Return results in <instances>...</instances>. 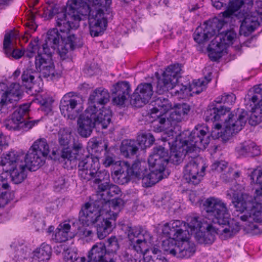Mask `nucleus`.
Listing matches in <instances>:
<instances>
[{
	"label": "nucleus",
	"mask_w": 262,
	"mask_h": 262,
	"mask_svg": "<svg viewBox=\"0 0 262 262\" xmlns=\"http://www.w3.org/2000/svg\"><path fill=\"white\" fill-rule=\"evenodd\" d=\"M112 0H71L66 10L56 15V28L49 30L45 43L58 42L59 36L64 38L67 33L79 27L81 16L89 15L90 33L92 36L101 35L106 29L107 15L111 12Z\"/></svg>",
	"instance_id": "nucleus-1"
},
{
	"label": "nucleus",
	"mask_w": 262,
	"mask_h": 262,
	"mask_svg": "<svg viewBox=\"0 0 262 262\" xmlns=\"http://www.w3.org/2000/svg\"><path fill=\"white\" fill-rule=\"evenodd\" d=\"M206 218L211 222L223 226L222 230L217 229L209 222L204 223L202 231H196L195 238L200 244H211L215 240L216 234L220 233L221 239L226 240L237 234L241 229L239 223L230 218L226 204L222 200L214 198L207 199L204 203Z\"/></svg>",
	"instance_id": "nucleus-2"
},
{
	"label": "nucleus",
	"mask_w": 262,
	"mask_h": 262,
	"mask_svg": "<svg viewBox=\"0 0 262 262\" xmlns=\"http://www.w3.org/2000/svg\"><path fill=\"white\" fill-rule=\"evenodd\" d=\"M98 199L93 203H86L79 213V221L86 226L96 224L98 237L104 238L114 228L117 213L108 208Z\"/></svg>",
	"instance_id": "nucleus-3"
},
{
	"label": "nucleus",
	"mask_w": 262,
	"mask_h": 262,
	"mask_svg": "<svg viewBox=\"0 0 262 262\" xmlns=\"http://www.w3.org/2000/svg\"><path fill=\"white\" fill-rule=\"evenodd\" d=\"M77 120V132L82 137H89L96 123H100L103 128L110 124L111 111L103 107L98 110L94 105H90L85 113L79 115Z\"/></svg>",
	"instance_id": "nucleus-4"
},
{
	"label": "nucleus",
	"mask_w": 262,
	"mask_h": 262,
	"mask_svg": "<svg viewBox=\"0 0 262 262\" xmlns=\"http://www.w3.org/2000/svg\"><path fill=\"white\" fill-rule=\"evenodd\" d=\"M189 111V105L185 103L179 104L167 119L164 117L155 119L152 122L154 127L157 132L167 129L171 133L173 137H178L181 134H183V137L186 136L187 133L181 132L180 123L185 119Z\"/></svg>",
	"instance_id": "nucleus-5"
},
{
	"label": "nucleus",
	"mask_w": 262,
	"mask_h": 262,
	"mask_svg": "<svg viewBox=\"0 0 262 262\" xmlns=\"http://www.w3.org/2000/svg\"><path fill=\"white\" fill-rule=\"evenodd\" d=\"M248 116L247 112L243 110H238L236 112L231 113L228 115V119H225L222 131L219 132L222 126L221 124L215 125L211 132L212 137L226 142L243 129L247 121Z\"/></svg>",
	"instance_id": "nucleus-6"
},
{
	"label": "nucleus",
	"mask_w": 262,
	"mask_h": 262,
	"mask_svg": "<svg viewBox=\"0 0 262 262\" xmlns=\"http://www.w3.org/2000/svg\"><path fill=\"white\" fill-rule=\"evenodd\" d=\"M145 162L142 163L139 161L135 162L131 167L125 165L124 167L114 171V175L117 177V181L120 184L127 183L132 177L142 179L143 185L146 187H151L155 184H148L150 182V177L148 173L147 169L144 166Z\"/></svg>",
	"instance_id": "nucleus-7"
},
{
	"label": "nucleus",
	"mask_w": 262,
	"mask_h": 262,
	"mask_svg": "<svg viewBox=\"0 0 262 262\" xmlns=\"http://www.w3.org/2000/svg\"><path fill=\"white\" fill-rule=\"evenodd\" d=\"M168 162L167 151L162 146L155 148L153 153L148 160L150 167L149 176L150 182L148 184H156L165 177L164 171Z\"/></svg>",
	"instance_id": "nucleus-8"
},
{
	"label": "nucleus",
	"mask_w": 262,
	"mask_h": 262,
	"mask_svg": "<svg viewBox=\"0 0 262 262\" xmlns=\"http://www.w3.org/2000/svg\"><path fill=\"white\" fill-rule=\"evenodd\" d=\"M42 51L45 55L39 54L35 56V68L39 72L38 77H43L47 80H54L58 78L60 75L55 70L52 60V54L55 51H51L49 45L42 43Z\"/></svg>",
	"instance_id": "nucleus-9"
},
{
	"label": "nucleus",
	"mask_w": 262,
	"mask_h": 262,
	"mask_svg": "<svg viewBox=\"0 0 262 262\" xmlns=\"http://www.w3.org/2000/svg\"><path fill=\"white\" fill-rule=\"evenodd\" d=\"M181 68L179 64L168 66L161 78L158 79L156 92L159 94H164L169 90L172 94L176 87L181 86L177 84L180 77Z\"/></svg>",
	"instance_id": "nucleus-10"
},
{
	"label": "nucleus",
	"mask_w": 262,
	"mask_h": 262,
	"mask_svg": "<svg viewBox=\"0 0 262 262\" xmlns=\"http://www.w3.org/2000/svg\"><path fill=\"white\" fill-rule=\"evenodd\" d=\"M120 192V190L117 185L109 184L108 183L101 184L98 186V199L104 203L103 207L108 208L117 213L123 205V201L120 198L110 200V198Z\"/></svg>",
	"instance_id": "nucleus-11"
},
{
	"label": "nucleus",
	"mask_w": 262,
	"mask_h": 262,
	"mask_svg": "<svg viewBox=\"0 0 262 262\" xmlns=\"http://www.w3.org/2000/svg\"><path fill=\"white\" fill-rule=\"evenodd\" d=\"M254 92L252 97L248 95L245 98V101L247 102V108L251 110L248 122L252 126L262 121V84L255 86Z\"/></svg>",
	"instance_id": "nucleus-12"
},
{
	"label": "nucleus",
	"mask_w": 262,
	"mask_h": 262,
	"mask_svg": "<svg viewBox=\"0 0 262 262\" xmlns=\"http://www.w3.org/2000/svg\"><path fill=\"white\" fill-rule=\"evenodd\" d=\"M128 237L131 241L130 248L138 253L145 254L148 250L147 244L151 243V236L140 226L129 227Z\"/></svg>",
	"instance_id": "nucleus-13"
},
{
	"label": "nucleus",
	"mask_w": 262,
	"mask_h": 262,
	"mask_svg": "<svg viewBox=\"0 0 262 262\" xmlns=\"http://www.w3.org/2000/svg\"><path fill=\"white\" fill-rule=\"evenodd\" d=\"M232 202L237 211H243L247 208L251 214L252 210H262V188L255 191L254 199L247 194H233Z\"/></svg>",
	"instance_id": "nucleus-14"
},
{
	"label": "nucleus",
	"mask_w": 262,
	"mask_h": 262,
	"mask_svg": "<svg viewBox=\"0 0 262 262\" xmlns=\"http://www.w3.org/2000/svg\"><path fill=\"white\" fill-rule=\"evenodd\" d=\"M236 34L232 30L223 31L216 35L208 47L210 58L216 60L222 56L227 46L232 43Z\"/></svg>",
	"instance_id": "nucleus-15"
},
{
	"label": "nucleus",
	"mask_w": 262,
	"mask_h": 262,
	"mask_svg": "<svg viewBox=\"0 0 262 262\" xmlns=\"http://www.w3.org/2000/svg\"><path fill=\"white\" fill-rule=\"evenodd\" d=\"M224 21L215 18L198 27L193 33L194 40L199 44L207 41L224 27Z\"/></svg>",
	"instance_id": "nucleus-16"
},
{
	"label": "nucleus",
	"mask_w": 262,
	"mask_h": 262,
	"mask_svg": "<svg viewBox=\"0 0 262 262\" xmlns=\"http://www.w3.org/2000/svg\"><path fill=\"white\" fill-rule=\"evenodd\" d=\"M83 109L78 98L74 96L71 93L64 95L60 101L61 113L69 119H75L80 115Z\"/></svg>",
	"instance_id": "nucleus-17"
},
{
	"label": "nucleus",
	"mask_w": 262,
	"mask_h": 262,
	"mask_svg": "<svg viewBox=\"0 0 262 262\" xmlns=\"http://www.w3.org/2000/svg\"><path fill=\"white\" fill-rule=\"evenodd\" d=\"M262 16V0H257L254 9L247 13L243 20L241 29L245 36L253 32L260 25Z\"/></svg>",
	"instance_id": "nucleus-18"
},
{
	"label": "nucleus",
	"mask_w": 262,
	"mask_h": 262,
	"mask_svg": "<svg viewBox=\"0 0 262 262\" xmlns=\"http://www.w3.org/2000/svg\"><path fill=\"white\" fill-rule=\"evenodd\" d=\"M210 135L211 136V134H210L207 132V128L202 126L195 127L189 134L188 140L182 139V141H186L189 146V151L193 152L196 148H205L210 142Z\"/></svg>",
	"instance_id": "nucleus-19"
},
{
	"label": "nucleus",
	"mask_w": 262,
	"mask_h": 262,
	"mask_svg": "<svg viewBox=\"0 0 262 262\" xmlns=\"http://www.w3.org/2000/svg\"><path fill=\"white\" fill-rule=\"evenodd\" d=\"M205 169L200 158H191L185 166L184 178L189 184H198L204 175Z\"/></svg>",
	"instance_id": "nucleus-20"
},
{
	"label": "nucleus",
	"mask_w": 262,
	"mask_h": 262,
	"mask_svg": "<svg viewBox=\"0 0 262 262\" xmlns=\"http://www.w3.org/2000/svg\"><path fill=\"white\" fill-rule=\"evenodd\" d=\"M19 85L12 83L9 88L3 82L0 83V112L6 114L9 111L10 105L13 101H16L19 95Z\"/></svg>",
	"instance_id": "nucleus-21"
},
{
	"label": "nucleus",
	"mask_w": 262,
	"mask_h": 262,
	"mask_svg": "<svg viewBox=\"0 0 262 262\" xmlns=\"http://www.w3.org/2000/svg\"><path fill=\"white\" fill-rule=\"evenodd\" d=\"M212 5L217 9H220L225 6L227 9L221 14L222 15L223 18L219 19L220 20H223L224 26L226 25L229 19L232 18L234 13L238 10L240 8L244 5H247L248 7H251V8L253 5V2L252 0H235L233 2H230L226 6L225 0H211Z\"/></svg>",
	"instance_id": "nucleus-22"
},
{
	"label": "nucleus",
	"mask_w": 262,
	"mask_h": 262,
	"mask_svg": "<svg viewBox=\"0 0 262 262\" xmlns=\"http://www.w3.org/2000/svg\"><path fill=\"white\" fill-rule=\"evenodd\" d=\"M211 80L210 75L203 78L194 80L191 85L188 87L186 85L181 84L176 88L174 91L172 92V95L177 96L179 98H184L191 94H200L206 88V85Z\"/></svg>",
	"instance_id": "nucleus-23"
},
{
	"label": "nucleus",
	"mask_w": 262,
	"mask_h": 262,
	"mask_svg": "<svg viewBox=\"0 0 262 262\" xmlns=\"http://www.w3.org/2000/svg\"><path fill=\"white\" fill-rule=\"evenodd\" d=\"M185 223L180 220H176L165 224L162 231L167 237L179 241L187 238V234L189 233Z\"/></svg>",
	"instance_id": "nucleus-24"
},
{
	"label": "nucleus",
	"mask_w": 262,
	"mask_h": 262,
	"mask_svg": "<svg viewBox=\"0 0 262 262\" xmlns=\"http://www.w3.org/2000/svg\"><path fill=\"white\" fill-rule=\"evenodd\" d=\"M153 93V87L151 83H140L130 97V104L136 107H141L148 102Z\"/></svg>",
	"instance_id": "nucleus-25"
},
{
	"label": "nucleus",
	"mask_w": 262,
	"mask_h": 262,
	"mask_svg": "<svg viewBox=\"0 0 262 262\" xmlns=\"http://www.w3.org/2000/svg\"><path fill=\"white\" fill-rule=\"evenodd\" d=\"M100 168L99 159L93 155H86L78 164V173L81 179L89 180Z\"/></svg>",
	"instance_id": "nucleus-26"
},
{
	"label": "nucleus",
	"mask_w": 262,
	"mask_h": 262,
	"mask_svg": "<svg viewBox=\"0 0 262 262\" xmlns=\"http://www.w3.org/2000/svg\"><path fill=\"white\" fill-rule=\"evenodd\" d=\"M175 140L172 142L170 148V154L168 161L175 165L181 163L186 154L192 152L189 151V146L186 141H182L183 134L178 137H174Z\"/></svg>",
	"instance_id": "nucleus-27"
},
{
	"label": "nucleus",
	"mask_w": 262,
	"mask_h": 262,
	"mask_svg": "<svg viewBox=\"0 0 262 262\" xmlns=\"http://www.w3.org/2000/svg\"><path fill=\"white\" fill-rule=\"evenodd\" d=\"M130 92V88L128 82L122 81L117 83L113 91L114 95L113 102L118 105H122L129 98Z\"/></svg>",
	"instance_id": "nucleus-28"
},
{
	"label": "nucleus",
	"mask_w": 262,
	"mask_h": 262,
	"mask_svg": "<svg viewBox=\"0 0 262 262\" xmlns=\"http://www.w3.org/2000/svg\"><path fill=\"white\" fill-rule=\"evenodd\" d=\"M28 169H29L26 163L22 160L5 170L9 173L11 180L14 183L19 184L26 178Z\"/></svg>",
	"instance_id": "nucleus-29"
},
{
	"label": "nucleus",
	"mask_w": 262,
	"mask_h": 262,
	"mask_svg": "<svg viewBox=\"0 0 262 262\" xmlns=\"http://www.w3.org/2000/svg\"><path fill=\"white\" fill-rule=\"evenodd\" d=\"M152 103L154 107L150 110V115L151 118L155 119L164 117L166 113L172 107V105L169 100L163 97L157 98Z\"/></svg>",
	"instance_id": "nucleus-30"
},
{
	"label": "nucleus",
	"mask_w": 262,
	"mask_h": 262,
	"mask_svg": "<svg viewBox=\"0 0 262 262\" xmlns=\"http://www.w3.org/2000/svg\"><path fill=\"white\" fill-rule=\"evenodd\" d=\"M84 151L82 144L79 141H75L73 143L72 150L69 147L63 148L61 157L70 161L77 160L80 162L84 158Z\"/></svg>",
	"instance_id": "nucleus-31"
},
{
	"label": "nucleus",
	"mask_w": 262,
	"mask_h": 262,
	"mask_svg": "<svg viewBox=\"0 0 262 262\" xmlns=\"http://www.w3.org/2000/svg\"><path fill=\"white\" fill-rule=\"evenodd\" d=\"M24 161L26 163L29 170L31 171L36 170L45 162L46 157L31 148H30L28 153L26 155H24Z\"/></svg>",
	"instance_id": "nucleus-32"
},
{
	"label": "nucleus",
	"mask_w": 262,
	"mask_h": 262,
	"mask_svg": "<svg viewBox=\"0 0 262 262\" xmlns=\"http://www.w3.org/2000/svg\"><path fill=\"white\" fill-rule=\"evenodd\" d=\"M106 249L103 243H99L94 245L89 253L88 262H115L113 259L109 261L105 260Z\"/></svg>",
	"instance_id": "nucleus-33"
},
{
	"label": "nucleus",
	"mask_w": 262,
	"mask_h": 262,
	"mask_svg": "<svg viewBox=\"0 0 262 262\" xmlns=\"http://www.w3.org/2000/svg\"><path fill=\"white\" fill-rule=\"evenodd\" d=\"M24 159V154L15 150H10L2 155L1 165L3 167V169L5 170L16 164L18 161H21Z\"/></svg>",
	"instance_id": "nucleus-34"
},
{
	"label": "nucleus",
	"mask_w": 262,
	"mask_h": 262,
	"mask_svg": "<svg viewBox=\"0 0 262 262\" xmlns=\"http://www.w3.org/2000/svg\"><path fill=\"white\" fill-rule=\"evenodd\" d=\"M110 97V94L107 90L103 88H99L91 93L89 101L91 103L90 105H94L96 107L95 103L105 105L109 101Z\"/></svg>",
	"instance_id": "nucleus-35"
},
{
	"label": "nucleus",
	"mask_w": 262,
	"mask_h": 262,
	"mask_svg": "<svg viewBox=\"0 0 262 262\" xmlns=\"http://www.w3.org/2000/svg\"><path fill=\"white\" fill-rule=\"evenodd\" d=\"M229 111L230 108L226 106L210 105L205 112L206 120L212 122L220 120Z\"/></svg>",
	"instance_id": "nucleus-36"
},
{
	"label": "nucleus",
	"mask_w": 262,
	"mask_h": 262,
	"mask_svg": "<svg viewBox=\"0 0 262 262\" xmlns=\"http://www.w3.org/2000/svg\"><path fill=\"white\" fill-rule=\"evenodd\" d=\"M178 241L179 250H177V257L179 258H188L192 255L195 251L193 243L188 240V237L185 239H179Z\"/></svg>",
	"instance_id": "nucleus-37"
},
{
	"label": "nucleus",
	"mask_w": 262,
	"mask_h": 262,
	"mask_svg": "<svg viewBox=\"0 0 262 262\" xmlns=\"http://www.w3.org/2000/svg\"><path fill=\"white\" fill-rule=\"evenodd\" d=\"M34 65L32 61H29L26 69L21 75L23 84L27 88L31 89L35 82V78L38 75L37 71L33 68Z\"/></svg>",
	"instance_id": "nucleus-38"
},
{
	"label": "nucleus",
	"mask_w": 262,
	"mask_h": 262,
	"mask_svg": "<svg viewBox=\"0 0 262 262\" xmlns=\"http://www.w3.org/2000/svg\"><path fill=\"white\" fill-rule=\"evenodd\" d=\"M236 150L242 155L251 157L258 156L260 153L259 147L251 141L241 143L236 147Z\"/></svg>",
	"instance_id": "nucleus-39"
},
{
	"label": "nucleus",
	"mask_w": 262,
	"mask_h": 262,
	"mask_svg": "<svg viewBox=\"0 0 262 262\" xmlns=\"http://www.w3.org/2000/svg\"><path fill=\"white\" fill-rule=\"evenodd\" d=\"M15 37L14 32H11L6 34L4 40V49L7 54H9L15 59L20 58L24 54V52L21 50L13 49L11 39Z\"/></svg>",
	"instance_id": "nucleus-40"
},
{
	"label": "nucleus",
	"mask_w": 262,
	"mask_h": 262,
	"mask_svg": "<svg viewBox=\"0 0 262 262\" xmlns=\"http://www.w3.org/2000/svg\"><path fill=\"white\" fill-rule=\"evenodd\" d=\"M52 253L51 247L46 244H42L34 252L32 262H46L50 258Z\"/></svg>",
	"instance_id": "nucleus-41"
},
{
	"label": "nucleus",
	"mask_w": 262,
	"mask_h": 262,
	"mask_svg": "<svg viewBox=\"0 0 262 262\" xmlns=\"http://www.w3.org/2000/svg\"><path fill=\"white\" fill-rule=\"evenodd\" d=\"M71 225L69 223L64 222L60 224L55 233V239L56 242H66L69 237H71L72 235L69 233Z\"/></svg>",
	"instance_id": "nucleus-42"
},
{
	"label": "nucleus",
	"mask_w": 262,
	"mask_h": 262,
	"mask_svg": "<svg viewBox=\"0 0 262 262\" xmlns=\"http://www.w3.org/2000/svg\"><path fill=\"white\" fill-rule=\"evenodd\" d=\"M138 149L137 142L135 140H131L123 141L120 147L122 155L125 157L134 155Z\"/></svg>",
	"instance_id": "nucleus-43"
},
{
	"label": "nucleus",
	"mask_w": 262,
	"mask_h": 262,
	"mask_svg": "<svg viewBox=\"0 0 262 262\" xmlns=\"http://www.w3.org/2000/svg\"><path fill=\"white\" fill-rule=\"evenodd\" d=\"M36 53H37V56H38L39 54L45 55L42 51V45L41 47H40L39 46L38 40L34 39L29 43L27 50L25 53H24V57L26 58V60H30L34 57Z\"/></svg>",
	"instance_id": "nucleus-44"
},
{
	"label": "nucleus",
	"mask_w": 262,
	"mask_h": 262,
	"mask_svg": "<svg viewBox=\"0 0 262 262\" xmlns=\"http://www.w3.org/2000/svg\"><path fill=\"white\" fill-rule=\"evenodd\" d=\"M30 148L46 158L47 157L50 151L49 144L46 139L45 138H40L36 140Z\"/></svg>",
	"instance_id": "nucleus-45"
},
{
	"label": "nucleus",
	"mask_w": 262,
	"mask_h": 262,
	"mask_svg": "<svg viewBox=\"0 0 262 262\" xmlns=\"http://www.w3.org/2000/svg\"><path fill=\"white\" fill-rule=\"evenodd\" d=\"M136 141L139 149H144L154 143L155 138L150 133H145L138 135Z\"/></svg>",
	"instance_id": "nucleus-46"
},
{
	"label": "nucleus",
	"mask_w": 262,
	"mask_h": 262,
	"mask_svg": "<svg viewBox=\"0 0 262 262\" xmlns=\"http://www.w3.org/2000/svg\"><path fill=\"white\" fill-rule=\"evenodd\" d=\"M29 107L30 105L28 104H25L20 106L13 113L11 117L13 120L21 124L25 121L26 118L28 117Z\"/></svg>",
	"instance_id": "nucleus-47"
},
{
	"label": "nucleus",
	"mask_w": 262,
	"mask_h": 262,
	"mask_svg": "<svg viewBox=\"0 0 262 262\" xmlns=\"http://www.w3.org/2000/svg\"><path fill=\"white\" fill-rule=\"evenodd\" d=\"M176 239L169 238L163 241L162 248L165 254H170L177 257V250H179Z\"/></svg>",
	"instance_id": "nucleus-48"
},
{
	"label": "nucleus",
	"mask_w": 262,
	"mask_h": 262,
	"mask_svg": "<svg viewBox=\"0 0 262 262\" xmlns=\"http://www.w3.org/2000/svg\"><path fill=\"white\" fill-rule=\"evenodd\" d=\"M91 176V178L88 181L93 183L98 184V186L101 184H107L109 180L110 175L105 170H96V172Z\"/></svg>",
	"instance_id": "nucleus-49"
},
{
	"label": "nucleus",
	"mask_w": 262,
	"mask_h": 262,
	"mask_svg": "<svg viewBox=\"0 0 262 262\" xmlns=\"http://www.w3.org/2000/svg\"><path fill=\"white\" fill-rule=\"evenodd\" d=\"M67 36H65L64 38L59 37L58 42H51V44H49V46L50 47L51 51H55V49L58 47L59 44L61 42H64L65 44L68 45L71 48L75 45V41L76 40V37L74 34H71L70 32L67 33ZM59 36H61L60 35Z\"/></svg>",
	"instance_id": "nucleus-50"
},
{
	"label": "nucleus",
	"mask_w": 262,
	"mask_h": 262,
	"mask_svg": "<svg viewBox=\"0 0 262 262\" xmlns=\"http://www.w3.org/2000/svg\"><path fill=\"white\" fill-rule=\"evenodd\" d=\"M71 139V132L65 128L60 129L58 132V141L59 144L63 148L69 147Z\"/></svg>",
	"instance_id": "nucleus-51"
},
{
	"label": "nucleus",
	"mask_w": 262,
	"mask_h": 262,
	"mask_svg": "<svg viewBox=\"0 0 262 262\" xmlns=\"http://www.w3.org/2000/svg\"><path fill=\"white\" fill-rule=\"evenodd\" d=\"M236 97L234 94H224L221 96L218 97L214 100V102L217 104L223 103L226 105H232L235 101Z\"/></svg>",
	"instance_id": "nucleus-52"
},
{
	"label": "nucleus",
	"mask_w": 262,
	"mask_h": 262,
	"mask_svg": "<svg viewBox=\"0 0 262 262\" xmlns=\"http://www.w3.org/2000/svg\"><path fill=\"white\" fill-rule=\"evenodd\" d=\"M188 223L187 226L190 229V232L191 234L193 231L195 230L198 231H201V229H203V224L204 223L208 222L207 221L204 220L203 222L198 220V218L196 217H191L190 220H188Z\"/></svg>",
	"instance_id": "nucleus-53"
},
{
	"label": "nucleus",
	"mask_w": 262,
	"mask_h": 262,
	"mask_svg": "<svg viewBox=\"0 0 262 262\" xmlns=\"http://www.w3.org/2000/svg\"><path fill=\"white\" fill-rule=\"evenodd\" d=\"M108 251L110 253H116L119 248L118 239L116 236H111L107 239Z\"/></svg>",
	"instance_id": "nucleus-54"
},
{
	"label": "nucleus",
	"mask_w": 262,
	"mask_h": 262,
	"mask_svg": "<svg viewBox=\"0 0 262 262\" xmlns=\"http://www.w3.org/2000/svg\"><path fill=\"white\" fill-rule=\"evenodd\" d=\"M66 262H75L78 261L77 253L71 249H68L63 253Z\"/></svg>",
	"instance_id": "nucleus-55"
},
{
	"label": "nucleus",
	"mask_w": 262,
	"mask_h": 262,
	"mask_svg": "<svg viewBox=\"0 0 262 262\" xmlns=\"http://www.w3.org/2000/svg\"><path fill=\"white\" fill-rule=\"evenodd\" d=\"M9 187V185L5 181L0 180V207H3L8 202L7 200L4 198L6 194V191H3L2 189L7 190Z\"/></svg>",
	"instance_id": "nucleus-56"
},
{
	"label": "nucleus",
	"mask_w": 262,
	"mask_h": 262,
	"mask_svg": "<svg viewBox=\"0 0 262 262\" xmlns=\"http://www.w3.org/2000/svg\"><path fill=\"white\" fill-rule=\"evenodd\" d=\"M68 179L67 177L60 176L55 180L54 188L57 191H59L66 187Z\"/></svg>",
	"instance_id": "nucleus-57"
},
{
	"label": "nucleus",
	"mask_w": 262,
	"mask_h": 262,
	"mask_svg": "<svg viewBox=\"0 0 262 262\" xmlns=\"http://www.w3.org/2000/svg\"><path fill=\"white\" fill-rule=\"evenodd\" d=\"M5 126L10 130H16L21 129V124H19L18 122H16V120H13L12 117L6 123Z\"/></svg>",
	"instance_id": "nucleus-58"
},
{
	"label": "nucleus",
	"mask_w": 262,
	"mask_h": 262,
	"mask_svg": "<svg viewBox=\"0 0 262 262\" xmlns=\"http://www.w3.org/2000/svg\"><path fill=\"white\" fill-rule=\"evenodd\" d=\"M212 169L219 172L223 171L227 167V163L224 161H216L211 166Z\"/></svg>",
	"instance_id": "nucleus-59"
},
{
	"label": "nucleus",
	"mask_w": 262,
	"mask_h": 262,
	"mask_svg": "<svg viewBox=\"0 0 262 262\" xmlns=\"http://www.w3.org/2000/svg\"><path fill=\"white\" fill-rule=\"evenodd\" d=\"M115 157L113 154L107 153L105 155L104 160L103 161V164L105 167L110 166L115 164Z\"/></svg>",
	"instance_id": "nucleus-60"
},
{
	"label": "nucleus",
	"mask_w": 262,
	"mask_h": 262,
	"mask_svg": "<svg viewBox=\"0 0 262 262\" xmlns=\"http://www.w3.org/2000/svg\"><path fill=\"white\" fill-rule=\"evenodd\" d=\"M38 120H29L27 121L25 120L24 122L21 123V129L25 131H27L30 129H31L33 126H34L35 124H37L38 122Z\"/></svg>",
	"instance_id": "nucleus-61"
},
{
	"label": "nucleus",
	"mask_w": 262,
	"mask_h": 262,
	"mask_svg": "<svg viewBox=\"0 0 262 262\" xmlns=\"http://www.w3.org/2000/svg\"><path fill=\"white\" fill-rule=\"evenodd\" d=\"M68 45L65 44L64 42H61L59 44L58 47L55 49V51L57 50L61 57L64 58L68 52L67 47H66Z\"/></svg>",
	"instance_id": "nucleus-62"
},
{
	"label": "nucleus",
	"mask_w": 262,
	"mask_h": 262,
	"mask_svg": "<svg viewBox=\"0 0 262 262\" xmlns=\"http://www.w3.org/2000/svg\"><path fill=\"white\" fill-rule=\"evenodd\" d=\"M251 178L253 181L256 178V183L262 184V169L254 170L251 176Z\"/></svg>",
	"instance_id": "nucleus-63"
},
{
	"label": "nucleus",
	"mask_w": 262,
	"mask_h": 262,
	"mask_svg": "<svg viewBox=\"0 0 262 262\" xmlns=\"http://www.w3.org/2000/svg\"><path fill=\"white\" fill-rule=\"evenodd\" d=\"M239 177V173L238 172H235L234 173H232L231 171H229L227 174H223L222 175V178L227 182H229L232 179H235L236 177Z\"/></svg>",
	"instance_id": "nucleus-64"
}]
</instances>
